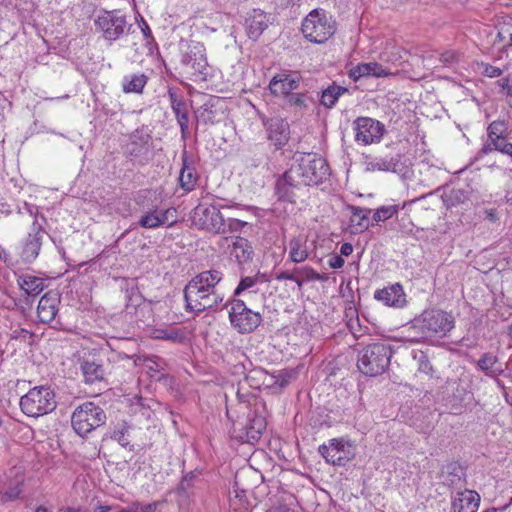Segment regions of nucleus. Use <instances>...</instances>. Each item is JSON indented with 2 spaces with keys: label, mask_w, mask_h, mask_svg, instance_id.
I'll list each match as a JSON object with an SVG mask.
<instances>
[{
  "label": "nucleus",
  "mask_w": 512,
  "mask_h": 512,
  "mask_svg": "<svg viewBox=\"0 0 512 512\" xmlns=\"http://www.w3.org/2000/svg\"><path fill=\"white\" fill-rule=\"evenodd\" d=\"M222 278L223 274L216 269L202 271L195 275L183 290L186 311L199 315L205 310H214L222 304L224 295L217 290V285Z\"/></svg>",
  "instance_id": "nucleus-1"
},
{
  "label": "nucleus",
  "mask_w": 512,
  "mask_h": 512,
  "mask_svg": "<svg viewBox=\"0 0 512 512\" xmlns=\"http://www.w3.org/2000/svg\"><path fill=\"white\" fill-rule=\"evenodd\" d=\"M392 347L385 341L370 343L358 354L357 367L366 376L383 374L390 365Z\"/></svg>",
  "instance_id": "nucleus-2"
},
{
  "label": "nucleus",
  "mask_w": 512,
  "mask_h": 512,
  "mask_svg": "<svg viewBox=\"0 0 512 512\" xmlns=\"http://www.w3.org/2000/svg\"><path fill=\"white\" fill-rule=\"evenodd\" d=\"M291 168L305 186L319 185L329 175V166L326 160L313 153L296 154Z\"/></svg>",
  "instance_id": "nucleus-3"
},
{
  "label": "nucleus",
  "mask_w": 512,
  "mask_h": 512,
  "mask_svg": "<svg viewBox=\"0 0 512 512\" xmlns=\"http://www.w3.org/2000/svg\"><path fill=\"white\" fill-rule=\"evenodd\" d=\"M57 407L54 390L47 385L31 388L20 398V408L29 417H40L51 413Z\"/></svg>",
  "instance_id": "nucleus-4"
},
{
  "label": "nucleus",
  "mask_w": 512,
  "mask_h": 512,
  "mask_svg": "<svg viewBox=\"0 0 512 512\" xmlns=\"http://www.w3.org/2000/svg\"><path fill=\"white\" fill-rule=\"evenodd\" d=\"M453 327L454 317L437 309L425 310L412 322V328L418 330L422 339L445 336Z\"/></svg>",
  "instance_id": "nucleus-5"
},
{
  "label": "nucleus",
  "mask_w": 512,
  "mask_h": 512,
  "mask_svg": "<svg viewBox=\"0 0 512 512\" xmlns=\"http://www.w3.org/2000/svg\"><path fill=\"white\" fill-rule=\"evenodd\" d=\"M301 31L310 42L321 44L334 35L336 24L325 10L314 9L302 21Z\"/></svg>",
  "instance_id": "nucleus-6"
},
{
  "label": "nucleus",
  "mask_w": 512,
  "mask_h": 512,
  "mask_svg": "<svg viewBox=\"0 0 512 512\" xmlns=\"http://www.w3.org/2000/svg\"><path fill=\"white\" fill-rule=\"evenodd\" d=\"M180 64L191 79L205 80L209 75L206 50L199 42H190L182 47Z\"/></svg>",
  "instance_id": "nucleus-7"
},
{
  "label": "nucleus",
  "mask_w": 512,
  "mask_h": 512,
  "mask_svg": "<svg viewBox=\"0 0 512 512\" xmlns=\"http://www.w3.org/2000/svg\"><path fill=\"white\" fill-rule=\"evenodd\" d=\"M106 419L105 411L99 405L88 401L76 407L71 416V424L74 431L84 437L104 425Z\"/></svg>",
  "instance_id": "nucleus-8"
},
{
  "label": "nucleus",
  "mask_w": 512,
  "mask_h": 512,
  "mask_svg": "<svg viewBox=\"0 0 512 512\" xmlns=\"http://www.w3.org/2000/svg\"><path fill=\"white\" fill-rule=\"evenodd\" d=\"M230 306L229 320L231 326L241 334H249L256 330L262 322V316L246 306L244 301L230 299L224 307Z\"/></svg>",
  "instance_id": "nucleus-9"
},
{
  "label": "nucleus",
  "mask_w": 512,
  "mask_h": 512,
  "mask_svg": "<svg viewBox=\"0 0 512 512\" xmlns=\"http://www.w3.org/2000/svg\"><path fill=\"white\" fill-rule=\"evenodd\" d=\"M94 23L96 29L102 33L103 38L110 43L120 39L126 30L131 28L126 17L118 10L99 13Z\"/></svg>",
  "instance_id": "nucleus-10"
},
{
  "label": "nucleus",
  "mask_w": 512,
  "mask_h": 512,
  "mask_svg": "<svg viewBox=\"0 0 512 512\" xmlns=\"http://www.w3.org/2000/svg\"><path fill=\"white\" fill-rule=\"evenodd\" d=\"M143 215L138 225L144 229H156L161 226L172 227L177 222V211L173 207L160 208L152 202L142 206Z\"/></svg>",
  "instance_id": "nucleus-11"
},
{
  "label": "nucleus",
  "mask_w": 512,
  "mask_h": 512,
  "mask_svg": "<svg viewBox=\"0 0 512 512\" xmlns=\"http://www.w3.org/2000/svg\"><path fill=\"white\" fill-rule=\"evenodd\" d=\"M125 155L133 164L141 166L148 164L152 158V137L150 134L137 129L130 137Z\"/></svg>",
  "instance_id": "nucleus-12"
},
{
  "label": "nucleus",
  "mask_w": 512,
  "mask_h": 512,
  "mask_svg": "<svg viewBox=\"0 0 512 512\" xmlns=\"http://www.w3.org/2000/svg\"><path fill=\"white\" fill-rule=\"evenodd\" d=\"M221 208L222 206L216 204L198 205L193 214L195 226L213 234H224V217L220 212Z\"/></svg>",
  "instance_id": "nucleus-13"
},
{
  "label": "nucleus",
  "mask_w": 512,
  "mask_h": 512,
  "mask_svg": "<svg viewBox=\"0 0 512 512\" xmlns=\"http://www.w3.org/2000/svg\"><path fill=\"white\" fill-rule=\"evenodd\" d=\"M352 126L355 141L364 146L379 143L386 132L385 125L371 117H357Z\"/></svg>",
  "instance_id": "nucleus-14"
},
{
  "label": "nucleus",
  "mask_w": 512,
  "mask_h": 512,
  "mask_svg": "<svg viewBox=\"0 0 512 512\" xmlns=\"http://www.w3.org/2000/svg\"><path fill=\"white\" fill-rule=\"evenodd\" d=\"M306 187L290 167L280 175L274 185V194L280 202L295 203L299 192Z\"/></svg>",
  "instance_id": "nucleus-15"
},
{
  "label": "nucleus",
  "mask_w": 512,
  "mask_h": 512,
  "mask_svg": "<svg viewBox=\"0 0 512 512\" xmlns=\"http://www.w3.org/2000/svg\"><path fill=\"white\" fill-rule=\"evenodd\" d=\"M240 425V428L235 426L233 429L234 438L242 443H253L261 438L267 422L262 415L250 410L247 414L246 423Z\"/></svg>",
  "instance_id": "nucleus-16"
},
{
  "label": "nucleus",
  "mask_w": 512,
  "mask_h": 512,
  "mask_svg": "<svg viewBox=\"0 0 512 512\" xmlns=\"http://www.w3.org/2000/svg\"><path fill=\"white\" fill-rule=\"evenodd\" d=\"M318 451L328 463L337 466H344L354 457L352 446L342 439H331L320 445Z\"/></svg>",
  "instance_id": "nucleus-17"
},
{
  "label": "nucleus",
  "mask_w": 512,
  "mask_h": 512,
  "mask_svg": "<svg viewBox=\"0 0 512 512\" xmlns=\"http://www.w3.org/2000/svg\"><path fill=\"white\" fill-rule=\"evenodd\" d=\"M262 124L267 132V138L276 150L282 149L290 139L289 123L280 117L268 118L265 115L260 116Z\"/></svg>",
  "instance_id": "nucleus-18"
},
{
  "label": "nucleus",
  "mask_w": 512,
  "mask_h": 512,
  "mask_svg": "<svg viewBox=\"0 0 512 512\" xmlns=\"http://www.w3.org/2000/svg\"><path fill=\"white\" fill-rule=\"evenodd\" d=\"M301 75L297 72H281L273 76L269 82V90L275 96L282 95L284 98L295 93L300 86Z\"/></svg>",
  "instance_id": "nucleus-19"
},
{
  "label": "nucleus",
  "mask_w": 512,
  "mask_h": 512,
  "mask_svg": "<svg viewBox=\"0 0 512 512\" xmlns=\"http://www.w3.org/2000/svg\"><path fill=\"white\" fill-rule=\"evenodd\" d=\"M480 495L474 490L458 491L451 499V512H477Z\"/></svg>",
  "instance_id": "nucleus-20"
},
{
  "label": "nucleus",
  "mask_w": 512,
  "mask_h": 512,
  "mask_svg": "<svg viewBox=\"0 0 512 512\" xmlns=\"http://www.w3.org/2000/svg\"><path fill=\"white\" fill-rule=\"evenodd\" d=\"M374 298L386 306L395 308H402L407 302L403 287L399 283L376 290Z\"/></svg>",
  "instance_id": "nucleus-21"
},
{
  "label": "nucleus",
  "mask_w": 512,
  "mask_h": 512,
  "mask_svg": "<svg viewBox=\"0 0 512 512\" xmlns=\"http://www.w3.org/2000/svg\"><path fill=\"white\" fill-rule=\"evenodd\" d=\"M80 370L82 372L85 383L95 384L105 381L107 375L106 367L100 360L94 357L83 358L80 361Z\"/></svg>",
  "instance_id": "nucleus-22"
},
{
  "label": "nucleus",
  "mask_w": 512,
  "mask_h": 512,
  "mask_svg": "<svg viewBox=\"0 0 512 512\" xmlns=\"http://www.w3.org/2000/svg\"><path fill=\"white\" fill-rule=\"evenodd\" d=\"M43 233L44 231L41 227L37 226L36 222H34L32 232L28 234L23 244L21 252L23 262L31 263L37 258L42 245Z\"/></svg>",
  "instance_id": "nucleus-23"
},
{
  "label": "nucleus",
  "mask_w": 512,
  "mask_h": 512,
  "mask_svg": "<svg viewBox=\"0 0 512 512\" xmlns=\"http://www.w3.org/2000/svg\"><path fill=\"white\" fill-rule=\"evenodd\" d=\"M60 297L57 293L49 291L39 300L37 307L38 318L42 323H51L57 313Z\"/></svg>",
  "instance_id": "nucleus-24"
},
{
  "label": "nucleus",
  "mask_w": 512,
  "mask_h": 512,
  "mask_svg": "<svg viewBox=\"0 0 512 512\" xmlns=\"http://www.w3.org/2000/svg\"><path fill=\"white\" fill-rule=\"evenodd\" d=\"M221 241L226 243L228 246H230L231 242V255L235 257L239 264L247 263L252 259L254 251L247 239L242 237H223Z\"/></svg>",
  "instance_id": "nucleus-25"
},
{
  "label": "nucleus",
  "mask_w": 512,
  "mask_h": 512,
  "mask_svg": "<svg viewBox=\"0 0 512 512\" xmlns=\"http://www.w3.org/2000/svg\"><path fill=\"white\" fill-rule=\"evenodd\" d=\"M245 25L248 37L256 41L268 27L266 14L261 10H253L245 19Z\"/></svg>",
  "instance_id": "nucleus-26"
},
{
  "label": "nucleus",
  "mask_w": 512,
  "mask_h": 512,
  "mask_svg": "<svg viewBox=\"0 0 512 512\" xmlns=\"http://www.w3.org/2000/svg\"><path fill=\"white\" fill-rule=\"evenodd\" d=\"M17 284L28 298H35L44 290L45 279L26 273L17 275Z\"/></svg>",
  "instance_id": "nucleus-27"
},
{
  "label": "nucleus",
  "mask_w": 512,
  "mask_h": 512,
  "mask_svg": "<svg viewBox=\"0 0 512 512\" xmlns=\"http://www.w3.org/2000/svg\"><path fill=\"white\" fill-rule=\"evenodd\" d=\"M198 181V174L195 168L188 163L186 153L182 156V168L179 175L180 187L186 191L191 192L194 190Z\"/></svg>",
  "instance_id": "nucleus-28"
},
{
  "label": "nucleus",
  "mask_w": 512,
  "mask_h": 512,
  "mask_svg": "<svg viewBox=\"0 0 512 512\" xmlns=\"http://www.w3.org/2000/svg\"><path fill=\"white\" fill-rule=\"evenodd\" d=\"M218 102V98H209L203 105L197 108L195 111L197 122L203 125L214 124L216 116L215 107Z\"/></svg>",
  "instance_id": "nucleus-29"
},
{
  "label": "nucleus",
  "mask_w": 512,
  "mask_h": 512,
  "mask_svg": "<svg viewBox=\"0 0 512 512\" xmlns=\"http://www.w3.org/2000/svg\"><path fill=\"white\" fill-rule=\"evenodd\" d=\"M284 99L286 106L293 109L296 113H303L308 110L310 104L313 103V99L308 92H295L289 94V96Z\"/></svg>",
  "instance_id": "nucleus-30"
},
{
  "label": "nucleus",
  "mask_w": 512,
  "mask_h": 512,
  "mask_svg": "<svg viewBox=\"0 0 512 512\" xmlns=\"http://www.w3.org/2000/svg\"><path fill=\"white\" fill-rule=\"evenodd\" d=\"M497 362L498 357L496 355L491 352H486L477 360L476 366L478 370L485 373L486 376L496 377V375H501L504 372L502 369L495 368Z\"/></svg>",
  "instance_id": "nucleus-31"
},
{
  "label": "nucleus",
  "mask_w": 512,
  "mask_h": 512,
  "mask_svg": "<svg viewBox=\"0 0 512 512\" xmlns=\"http://www.w3.org/2000/svg\"><path fill=\"white\" fill-rule=\"evenodd\" d=\"M469 198V189L460 187H454L442 195V201L447 208L464 204Z\"/></svg>",
  "instance_id": "nucleus-32"
},
{
  "label": "nucleus",
  "mask_w": 512,
  "mask_h": 512,
  "mask_svg": "<svg viewBox=\"0 0 512 512\" xmlns=\"http://www.w3.org/2000/svg\"><path fill=\"white\" fill-rule=\"evenodd\" d=\"M131 425L126 421L118 422L111 431L110 438L118 442L122 447L133 450L131 445Z\"/></svg>",
  "instance_id": "nucleus-33"
},
{
  "label": "nucleus",
  "mask_w": 512,
  "mask_h": 512,
  "mask_svg": "<svg viewBox=\"0 0 512 512\" xmlns=\"http://www.w3.org/2000/svg\"><path fill=\"white\" fill-rule=\"evenodd\" d=\"M347 209L351 212L350 222L353 226H357L361 231L369 228V215L372 211L371 209L355 205H349Z\"/></svg>",
  "instance_id": "nucleus-34"
},
{
  "label": "nucleus",
  "mask_w": 512,
  "mask_h": 512,
  "mask_svg": "<svg viewBox=\"0 0 512 512\" xmlns=\"http://www.w3.org/2000/svg\"><path fill=\"white\" fill-rule=\"evenodd\" d=\"M373 170L386 171V172H400L402 171L403 164L401 162V155L397 154L393 157L380 158L370 163Z\"/></svg>",
  "instance_id": "nucleus-35"
},
{
  "label": "nucleus",
  "mask_w": 512,
  "mask_h": 512,
  "mask_svg": "<svg viewBox=\"0 0 512 512\" xmlns=\"http://www.w3.org/2000/svg\"><path fill=\"white\" fill-rule=\"evenodd\" d=\"M347 91V88L333 84L321 92L320 103L326 108H332L339 97Z\"/></svg>",
  "instance_id": "nucleus-36"
},
{
  "label": "nucleus",
  "mask_w": 512,
  "mask_h": 512,
  "mask_svg": "<svg viewBox=\"0 0 512 512\" xmlns=\"http://www.w3.org/2000/svg\"><path fill=\"white\" fill-rule=\"evenodd\" d=\"M305 241L299 237H294L289 241V258L294 263H301L308 258V251L304 247Z\"/></svg>",
  "instance_id": "nucleus-37"
},
{
  "label": "nucleus",
  "mask_w": 512,
  "mask_h": 512,
  "mask_svg": "<svg viewBox=\"0 0 512 512\" xmlns=\"http://www.w3.org/2000/svg\"><path fill=\"white\" fill-rule=\"evenodd\" d=\"M147 83L144 74H134L123 78L122 87L125 93H141Z\"/></svg>",
  "instance_id": "nucleus-38"
},
{
  "label": "nucleus",
  "mask_w": 512,
  "mask_h": 512,
  "mask_svg": "<svg viewBox=\"0 0 512 512\" xmlns=\"http://www.w3.org/2000/svg\"><path fill=\"white\" fill-rule=\"evenodd\" d=\"M200 481L199 475L196 472L187 473L181 480L178 488L177 494L181 498H189L191 494V489Z\"/></svg>",
  "instance_id": "nucleus-39"
},
{
  "label": "nucleus",
  "mask_w": 512,
  "mask_h": 512,
  "mask_svg": "<svg viewBox=\"0 0 512 512\" xmlns=\"http://www.w3.org/2000/svg\"><path fill=\"white\" fill-rule=\"evenodd\" d=\"M168 97L175 116L188 112L187 104L177 89L169 88Z\"/></svg>",
  "instance_id": "nucleus-40"
},
{
  "label": "nucleus",
  "mask_w": 512,
  "mask_h": 512,
  "mask_svg": "<svg viewBox=\"0 0 512 512\" xmlns=\"http://www.w3.org/2000/svg\"><path fill=\"white\" fill-rule=\"evenodd\" d=\"M266 281L265 275L260 273L255 276L242 277L238 286L234 290V296H238L243 291L253 288L257 283H264Z\"/></svg>",
  "instance_id": "nucleus-41"
},
{
  "label": "nucleus",
  "mask_w": 512,
  "mask_h": 512,
  "mask_svg": "<svg viewBox=\"0 0 512 512\" xmlns=\"http://www.w3.org/2000/svg\"><path fill=\"white\" fill-rule=\"evenodd\" d=\"M496 40L503 43V47L512 46V19L498 26Z\"/></svg>",
  "instance_id": "nucleus-42"
},
{
  "label": "nucleus",
  "mask_w": 512,
  "mask_h": 512,
  "mask_svg": "<svg viewBox=\"0 0 512 512\" xmlns=\"http://www.w3.org/2000/svg\"><path fill=\"white\" fill-rule=\"evenodd\" d=\"M399 205H384L377 208L373 214V220L375 222H382L392 218L398 213Z\"/></svg>",
  "instance_id": "nucleus-43"
},
{
  "label": "nucleus",
  "mask_w": 512,
  "mask_h": 512,
  "mask_svg": "<svg viewBox=\"0 0 512 512\" xmlns=\"http://www.w3.org/2000/svg\"><path fill=\"white\" fill-rule=\"evenodd\" d=\"M295 279L294 282L297 284L299 289H302L303 283L307 281H314V269L309 266H302L295 268Z\"/></svg>",
  "instance_id": "nucleus-44"
},
{
  "label": "nucleus",
  "mask_w": 512,
  "mask_h": 512,
  "mask_svg": "<svg viewBox=\"0 0 512 512\" xmlns=\"http://www.w3.org/2000/svg\"><path fill=\"white\" fill-rule=\"evenodd\" d=\"M507 127L503 121H493L487 129L488 141L505 136Z\"/></svg>",
  "instance_id": "nucleus-45"
},
{
  "label": "nucleus",
  "mask_w": 512,
  "mask_h": 512,
  "mask_svg": "<svg viewBox=\"0 0 512 512\" xmlns=\"http://www.w3.org/2000/svg\"><path fill=\"white\" fill-rule=\"evenodd\" d=\"M506 144H509V142H507L506 136L493 139L491 141H488L482 147L481 153L488 154V153L492 152L493 150L501 152V150L503 149V146H506Z\"/></svg>",
  "instance_id": "nucleus-46"
},
{
  "label": "nucleus",
  "mask_w": 512,
  "mask_h": 512,
  "mask_svg": "<svg viewBox=\"0 0 512 512\" xmlns=\"http://www.w3.org/2000/svg\"><path fill=\"white\" fill-rule=\"evenodd\" d=\"M247 224V222L236 218L224 219L225 232L223 235L227 233L240 232L245 226H247Z\"/></svg>",
  "instance_id": "nucleus-47"
},
{
  "label": "nucleus",
  "mask_w": 512,
  "mask_h": 512,
  "mask_svg": "<svg viewBox=\"0 0 512 512\" xmlns=\"http://www.w3.org/2000/svg\"><path fill=\"white\" fill-rule=\"evenodd\" d=\"M368 76L386 77L391 73L377 62L366 63Z\"/></svg>",
  "instance_id": "nucleus-48"
},
{
  "label": "nucleus",
  "mask_w": 512,
  "mask_h": 512,
  "mask_svg": "<svg viewBox=\"0 0 512 512\" xmlns=\"http://www.w3.org/2000/svg\"><path fill=\"white\" fill-rule=\"evenodd\" d=\"M264 375H265V371L263 369H253V370H250L248 374H245L244 381L250 387L259 388L260 383L257 380Z\"/></svg>",
  "instance_id": "nucleus-49"
},
{
  "label": "nucleus",
  "mask_w": 512,
  "mask_h": 512,
  "mask_svg": "<svg viewBox=\"0 0 512 512\" xmlns=\"http://www.w3.org/2000/svg\"><path fill=\"white\" fill-rule=\"evenodd\" d=\"M415 359L418 361V370L427 375L431 374L433 371V367L428 359V357L420 352L419 355H415Z\"/></svg>",
  "instance_id": "nucleus-50"
},
{
  "label": "nucleus",
  "mask_w": 512,
  "mask_h": 512,
  "mask_svg": "<svg viewBox=\"0 0 512 512\" xmlns=\"http://www.w3.org/2000/svg\"><path fill=\"white\" fill-rule=\"evenodd\" d=\"M460 59V54L454 50L445 51L441 54V62L446 66H451L457 63Z\"/></svg>",
  "instance_id": "nucleus-51"
},
{
  "label": "nucleus",
  "mask_w": 512,
  "mask_h": 512,
  "mask_svg": "<svg viewBox=\"0 0 512 512\" xmlns=\"http://www.w3.org/2000/svg\"><path fill=\"white\" fill-rule=\"evenodd\" d=\"M368 76L366 63L358 64L349 71V77L354 81H358L362 77Z\"/></svg>",
  "instance_id": "nucleus-52"
},
{
  "label": "nucleus",
  "mask_w": 512,
  "mask_h": 512,
  "mask_svg": "<svg viewBox=\"0 0 512 512\" xmlns=\"http://www.w3.org/2000/svg\"><path fill=\"white\" fill-rule=\"evenodd\" d=\"M482 74L486 77H489V78H496V77H499L502 75L503 71L502 69L496 67V66H493V65H490V64H482Z\"/></svg>",
  "instance_id": "nucleus-53"
},
{
  "label": "nucleus",
  "mask_w": 512,
  "mask_h": 512,
  "mask_svg": "<svg viewBox=\"0 0 512 512\" xmlns=\"http://www.w3.org/2000/svg\"><path fill=\"white\" fill-rule=\"evenodd\" d=\"M176 119L180 126L182 136L184 137L188 133V129H189L188 112L176 115Z\"/></svg>",
  "instance_id": "nucleus-54"
},
{
  "label": "nucleus",
  "mask_w": 512,
  "mask_h": 512,
  "mask_svg": "<svg viewBox=\"0 0 512 512\" xmlns=\"http://www.w3.org/2000/svg\"><path fill=\"white\" fill-rule=\"evenodd\" d=\"M132 512H155L157 509L156 503H149L141 505L139 503L131 504Z\"/></svg>",
  "instance_id": "nucleus-55"
},
{
  "label": "nucleus",
  "mask_w": 512,
  "mask_h": 512,
  "mask_svg": "<svg viewBox=\"0 0 512 512\" xmlns=\"http://www.w3.org/2000/svg\"><path fill=\"white\" fill-rule=\"evenodd\" d=\"M20 493H21V488L19 485H16V486L11 487L8 490H6L3 494V498L5 500L12 501V500L17 499L20 496Z\"/></svg>",
  "instance_id": "nucleus-56"
},
{
  "label": "nucleus",
  "mask_w": 512,
  "mask_h": 512,
  "mask_svg": "<svg viewBox=\"0 0 512 512\" xmlns=\"http://www.w3.org/2000/svg\"><path fill=\"white\" fill-rule=\"evenodd\" d=\"M162 339L171 340L173 342H179L182 340V335L177 330H170V331H162V335L160 336Z\"/></svg>",
  "instance_id": "nucleus-57"
},
{
  "label": "nucleus",
  "mask_w": 512,
  "mask_h": 512,
  "mask_svg": "<svg viewBox=\"0 0 512 512\" xmlns=\"http://www.w3.org/2000/svg\"><path fill=\"white\" fill-rule=\"evenodd\" d=\"M292 377V373L290 371H287V370H283V371H280L279 374L276 376V381L275 383L279 384L280 386H286L290 379Z\"/></svg>",
  "instance_id": "nucleus-58"
},
{
  "label": "nucleus",
  "mask_w": 512,
  "mask_h": 512,
  "mask_svg": "<svg viewBox=\"0 0 512 512\" xmlns=\"http://www.w3.org/2000/svg\"><path fill=\"white\" fill-rule=\"evenodd\" d=\"M32 335L33 334L30 331L24 328H17L12 332L11 337L13 339H21L23 341H26L28 338H31Z\"/></svg>",
  "instance_id": "nucleus-59"
},
{
  "label": "nucleus",
  "mask_w": 512,
  "mask_h": 512,
  "mask_svg": "<svg viewBox=\"0 0 512 512\" xmlns=\"http://www.w3.org/2000/svg\"><path fill=\"white\" fill-rule=\"evenodd\" d=\"M344 263V259L341 255H333L328 261L329 266L333 269L342 268Z\"/></svg>",
  "instance_id": "nucleus-60"
},
{
  "label": "nucleus",
  "mask_w": 512,
  "mask_h": 512,
  "mask_svg": "<svg viewBox=\"0 0 512 512\" xmlns=\"http://www.w3.org/2000/svg\"><path fill=\"white\" fill-rule=\"evenodd\" d=\"M497 83L502 88V91L506 93V95L512 96V84L509 78H502Z\"/></svg>",
  "instance_id": "nucleus-61"
},
{
  "label": "nucleus",
  "mask_w": 512,
  "mask_h": 512,
  "mask_svg": "<svg viewBox=\"0 0 512 512\" xmlns=\"http://www.w3.org/2000/svg\"><path fill=\"white\" fill-rule=\"evenodd\" d=\"M296 275H295V268L293 269V271L289 272V271H282L278 274H276L275 276V279L276 280H291V281H294Z\"/></svg>",
  "instance_id": "nucleus-62"
},
{
  "label": "nucleus",
  "mask_w": 512,
  "mask_h": 512,
  "mask_svg": "<svg viewBox=\"0 0 512 512\" xmlns=\"http://www.w3.org/2000/svg\"><path fill=\"white\" fill-rule=\"evenodd\" d=\"M484 219L489 220L490 222H496L499 219L497 210L494 208L485 209Z\"/></svg>",
  "instance_id": "nucleus-63"
},
{
  "label": "nucleus",
  "mask_w": 512,
  "mask_h": 512,
  "mask_svg": "<svg viewBox=\"0 0 512 512\" xmlns=\"http://www.w3.org/2000/svg\"><path fill=\"white\" fill-rule=\"evenodd\" d=\"M268 512H295V510L287 505H279L271 508Z\"/></svg>",
  "instance_id": "nucleus-64"
}]
</instances>
